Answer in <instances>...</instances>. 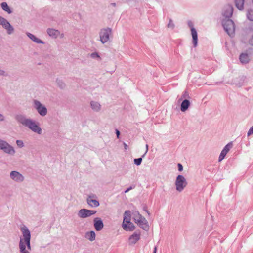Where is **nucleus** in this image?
<instances>
[{"instance_id": "5", "label": "nucleus", "mask_w": 253, "mask_h": 253, "mask_svg": "<svg viewBox=\"0 0 253 253\" xmlns=\"http://www.w3.org/2000/svg\"><path fill=\"white\" fill-rule=\"evenodd\" d=\"M175 187L176 190L178 192H181L187 185L186 178L182 175H178L175 180Z\"/></svg>"}, {"instance_id": "32", "label": "nucleus", "mask_w": 253, "mask_h": 253, "mask_svg": "<svg viewBox=\"0 0 253 253\" xmlns=\"http://www.w3.org/2000/svg\"><path fill=\"white\" fill-rule=\"evenodd\" d=\"M168 27L169 28H170L171 29H173L175 27V25L173 22V21L171 19H170L169 20V22L167 25Z\"/></svg>"}, {"instance_id": "40", "label": "nucleus", "mask_w": 253, "mask_h": 253, "mask_svg": "<svg viewBox=\"0 0 253 253\" xmlns=\"http://www.w3.org/2000/svg\"><path fill=\"white\" fill-rule=\"evenodd\" d=\"M4 120V116L0 113V122L3 121Z\"/></svg>"}, {"instance_id": "36", "label": "nucleus", "mask_w": 253, "mask_h": 253, "mask_svg": "<svg viewBox=\"0 0 253 253\" xmlns=\"http://www.w3.org/2000/svg\"><path fill=\"white\" fill-rule=\"evenodd\" d=\"M253 134V126L250 128L249 130L247 135L248 136H250Z\"/></svg>"}, {"instance_id": "20", "label": "nucleus", "mask_w": 253, "mask_h": 253, "mask_svg": "<svg viewBox=\"0 0 253 253\" xmlns=\"http://www.w3.org/2000/svg\"><path fill=\"white\" fill-rule=\"evenodd\" d=\"M190 102L187 99L184 100L180 105V110L182 112H186L190 106Z\"/></svg>"}, {"instance_id": "31", "label": "nucleus", "mask_w": 253, "mask_h": 253, "mask_svg": "<svg viewBox=\"0 0 253 253\" xmlns=\"http://www.w3.org/2000/svg\"><path fill=\"white\" fill-rule=\"evenodd\" d=\"M16 143L19 148H21L24 146V142L21 140H17L16 141Z\"/></svg>"}, {"instance_id": "3", "label": "nucleus", "mask_w": 253, "mask_h": 253, "mask_svg": "<svg viewBox=\"0 0 253 253\" xmlns=\"http://www.w3.org/2000/svg\"><path fill=\"white\" fill-rule=\"evenodd\" d=\"M20 230L22 233V237L20 238L19 243H21V242L22 243L26 248L27 247V249H26L29 251V250H31V246L30 244V231L25 225H22L20 227Z\"/></svg>"}, {"instance_id": "1", "label": "nucleus", "mask_w": 253, "mask_h": 253, "mask_svg": "<svg viewBox=\"0 0 253 253\" xmlns=\"http://www.w3.org/2000/svg\"><path fill=\"white\" fill-rule=\"evenodd\" d=\"M15 119L18 123L28 128L33 132L38 134H42V129L39 126L38 122L35 120L27 118L25 115L22 114H16L15 116Z\"/></svg>"}, {"instance_id": "17", "label": "nucleus", "mask_w": 253, "mask_h": 253, "mask_svg": "<svg viewBox=\"0 0 253 253\" xmlns=\"http://www.w3.org/2000/svg\"><path fill=\"white\" fill-rule=\"evenodd\" d=\"M95 195L91 194L88 196L86 199V202L88 205L92 208L97 207L99 206V202L98 201L93 199V198L95 197Z\"/></svg>"}, {"instance_id": "26", "label": "nucleus", "mask_w": 253, "mask_h": 253, "mask_svg": "<svg viewBox=\"0 0 253 253\" xmlns=\"http://www.w3.org/2000/svg\"><path fill=\"white\" fill-rule=\"evenodd\" d=\"M246 16L249 20L253 21V10L252 9L248 8L247 9Z\"/></svg>"}, {"instance_id": "11", "label": "nucleus", "mask_w": 253, "mask_h": 253, "mask_svg": "<svg viewBox=\"0 0 253 253\" xmlns=\"http://www.w3.org/2000/svg\"><path fill=\"white\" fill-rule=\"evenodd\" d=\"M96 211L90 210L86 209H82L78 212V216L81 218H85L95 214Z\"/></svg>"}, {"instance_id": "34", "label": "nucleus", "mask_w": 253, "mask_h": 253, "mask_svg": "<svg viewBox=\"0 0 253 253\" xmlns=\"http://www.w3.org/2000/svg\"><path fill=\"white\" fill-rule=\"evenodd\" d=\"M8 75L7 73L5 71L2 69H0V76H7Z\"/></svg>"}, {"instance_id": "43", "label": "nucleus", "mask_w": 253, "mask_h": 253, "mask_svg": "<svg viewBox=\"0 0 253 253\" xmlns=\"http://www.w3.org/2000/svg\"><path fill=\"white\" fill-rule=\"evenodd\" d=\"M250 42L251 44L253 45V36H252V38L250 39Z\"/></svg>"}, {"instance_id": "38", "label": "nucleus", "mask_w": 253, "mask_h": 253, "mask_svg": "<svg viewBox=\"0 0 253 253\" xmlns=\"http://www.w3.org/2000/svg\"><path fill=\"white\" fill-rule=\"evenodd\" d=\"M143 210L148 214V215H150V213L148 210H147V208L146 206H144L143 208Z\"/></svg>"}, {"instance_id": "8", "label": "nucleus", "mask_w": 253, "mask_h": 253, "mask_svg": "<svg viewBox=\"0 0 253 253\" xmlns=\"http://www.w3.org/2000/svg\"><path fill=\"white\" fill-rule=\"evenodd\" d=\"M112 33V29L110 28L102 29L99 32L100 40L102 43H106L110 38V35Z\"/></svg>"}, {"instance_id": "45", "label": "nucleus", "mask_w": 253, "mask_h": 253, "mask_svg": "<svg viewBox=\"0 0 253 253\" xmlns=\"http://www.w3.org/2000/svg\"><path fill=\"white\" fill-rule=\"evenodd\" d=\"M124 145L125 149H126L127 146H126V144L125 142H124Z\"/></svg>"}, {"instance_id": "44", "label": "nucleus", "mask_w": 253, "mask_h": 253, "mask_svg": "<svg viewBox=\"0 0 253 253\" xmlns=\"http://www.w3.org/2000/svg\"><path fill=\"white\" fill-rule=\"evenodd\" d=\"M157 247H155L153 253H157Z\"/></svg>"}, {"instance_id": "14", "label": "nucleus", "mask_w": 253, "mask_h": 253, "mask_svg": "<svg viewBox=\"0 0 253 253\" xmlns=\"http://www.w3.org/2000/svg\"><path fill=\"white\" fill-rule=\"evenodd\" d=\"M46 32L47 34L50 37L54 39H56L59 37L60 38H62L64 37V34L63 33H61L59 30L53 28H48Z\"/></svg>"}, {"instance_id": "24", "label": "nucleus", "mask_w": 253, "mask_h": 253, "mask_svg": "<svg viewBox=\"0 0 253 253\" xmlns=\"http://www.w3.org/2000/svg\"><path fill=\"white\" fill-rule=\"evenodd\" d=\"M96 234L94 231L87 232L85 234V237L90 241H93L95 239Z\"/></svg>"}, {"instance_id": "22", "label": "nucleus", "mask_w": 253, "mask_h": 253, "mask_svg": "<svg viewBox=\"0 0 253 253\" xmlns=\"http://www.w3.org/2000/svg\"><path fill=\"white\" fill-rule=\"evenodd\" d=\"M90 106L91 109L95 112H99L101 110V105L98 102L91 101Z\"/></svg>"}, {"instance_id": "25", "label": "nucleus", "mask_w": 253, "mask_h": 253, "mask_svg": "<svg viewBox=\"0 0 253 253\" xmlns=\"http://www.w3.org/2000/svg\"><path fill=\"white\" fill-rule=\"evenodd\" d=\"M1 7L3 10L6 12L8 14H11L12 11L8 6L6 2H3L1 3Z\"/></svg>"}, {"instance_id": "21", "label": "nucleus", "mask_w": 253, "mask_h": 253, "mask_svg": "<svg viewBox=\"0 0 253 253\" xmlns=\"http://www.w3.org/2000/svg\"><path fill=\"white\" fill-rule=\"evenodd\" d=\"M236 7L240 11L244 9L245 0H234Z\"/></svg>"}, {"instance_id": "4", "label": "nucleus", "mask_w": 253, "mask_h": 253, "mask_svg": "<svg viewBox=\"0 0 253 253\" xmlns=\"http://www.w3.org/2000/svg\"><path fill=\"white\" fill-rule=\"evenodd\" d=\"M222 25L225 31L230 37L234 36L235 27L234 23L232 20L230 19H223Z\"/></svg>"}, {"instance_id": "15", "label": "nucleus", "mask_w": 253, "mask_h": 253, "mask_svg": "<svg viewBox=\"0 0 253 253\" xmlns=\"http://www.w3.org/2000/svg\"><path fill=\"white\" fill-rule=\"evenodd\" d=\"M141 232L139 230L136 231L128 238V243L130 245H134L140 239Z\"/></svg>"}, {"instance_id": "33", "label": "nucleus", "mask_w": 253, "mask_h": 253, "mask_svg": "<svg viewBox=\"0 0 253 253\" xmlns=\"http://www.w3.org/2000/svg\"><path fill=\"white\" fill-rule=\"evenodd\" d=\"M142 159L141 158H139L138 159H135L134 160V162L135 165L137 166H139L142 163Z\"/></svg>"}, {"instance_id": "7", "label": "nucleus", "mask_w": 253, "mask_h": 253, "mask_svg": "<svg viewBox=\"0 0 253 253\" xmlns=\"http://www.w3.org/2000/svg\"><path fill=\"white\" fill-rule=\"evenodd\" d=\"M33 107L40 116L44 117L47 115V109L46 107L39 100H33Z\"/></svg>"}, {"instance_id": "16", "label": "nucleus", "mask_w": 253, "mask_h": 253, "mask_svg": "<svg viewBox=\"0 0 253 253\" xmlns=\"http://www.w3.org/2000/svg\"><path fill=\"white\" fill-rule=\"evenodd\" d=\"M233 12V7L231 5H227L224 8L222 11V15L225 17V19H229Z\"/></svg>"}, {"instance_id": "37", "label": "nucleus", "mask_w": 253, "mask_h": 253, "mask_svg": "<svg viewBox=\"0 0 253 253\" xmlns=\"http://www.w3.org/2000/svg\"><path fill=\"white\" fill-rule=\"evenodd\" d=\"M178 169L179 171H182L183 170V166L180 163H178L177 165Z\"/></svg>"}, {"instance_id": "35", "label": "nucleus", "mask_w": 253, "mask_h": 253, "mask_svg": "<svg viewBox=\"0 0 253 253\" xmlns=\"http://www.w3.org/2000/svg\"><path fill=\"white\" fill-rule=\"evenodd\" d=\"M90 56L92 58H100L99 55L96 52H93V53H91L90 55Z\"/></svg>"}, {"instance_id": "10", "label": "nucleus", "mask_w": 253, "mask_h": 253, "mask_svg": "<svg viewBox=\"0 0 253 253\" xmlns=\"http://www.w3.org/2000/svg\"><path fill=\"white\" fill-rule=\"evenodd\" d=\"M0 25L7 31L8 35H11L14 31V28L4 18L0 16Z\"/></svg>"}, {"instance_id": "41", "label": "nucleus", "mask_w": 253, "mask_h": 253, "mask_svg": "<svg viewBox=\"0 0 253 253\" xmlns=\"http://www.w3.org/2000/svg\"><path fill=\"white\" fill-rule=\"evenodd\" d=\"M148 150V145L147 144V145H146V151H145V152L144 154L142 156V157H144V156H145V155H146V154L147 153Z\"/></svg>"}, {"instance_id": "28", "label": "nucleus", "mask_w": 253, "mask_h": 253, "mask_svg": "<svg viewBox=\"0 0 253 253\" xmlns=\"http://www.w3.org/2000/svg\"><path fill=\"white\" fill-rule=\"evenodd\" d=\"M19 252L20 253H30V252L26 249L24 244L21 242L19 243Z\"/></svg>"}, {"instance_id": "30", "label": "nucleus", "mask_w": 253, "mask_h": 253, "mask_svg": "<svg viewBox=\"0 0 253 253\" xmlns=\"http://www.w3.org/2000/svg\"><path fill=\"white\" fill-rule=\"evenodd\" d=\"M122 227L125 230H126V210L124 213V218L122 224Z\"/></svg>"}, {"instance_id": "19", "label": "nucleus", "mask_w": 253, "mask_h": 253, "mask_svg": "<svg viewBox=\"0 0 253 253\" xmlns=\"http://www.w3.org/2000/svg\"><path fill=\"white\" fill-rule=\"evenodd\" d=\"M27 36L29 38H30L32 41L36 42L38 44H44V42L41 40V39H39L38 38L36 37L35 35L33 34L27 32L26 33Z\"/></svg>"}, {"instance_id": "42", "label": "nucleus", "mask_w": 253, "mask_h": 253, "mask_svg": "<svg viewBox=\"0 0 253 253\" xmlns=\"http://www.w3.org/2000/svg\"><path fill=\"white\" fill-rule=\"evenodd\" d=\"M135 187V185H133L132 186H130L129 188H127V192L129 191L130 190H131L133 189Z\"/></svg>"}, {"instance_id": "47", "label": "nucleus", "mask_w": 253, "mask_h": 253, "mask_svg": "<svg viewBox=\"0 0 253 253\" xmlns=\"http://www.w3.org/2000/svg\"><path fill=\"white\" fill-rule=\"evenodd\" d=\"M252 0V4H253V0Z\"/></svg>"}, {"instance_id": "6", "label": "nucleus", "mask_w": 253, "mask_h": 253, "mask_svg": "<svg viewBox=\"0 0 253 253\" xmlns=\"http://www.w3.org/2000/svg\"><path fill=\"white\" fill-rule=\"evenodd\" d=\"M0 150L10 155H14L15 153V150L13 147L7 141L1 139H0Z\"/></svg>"}, {"instance_id": "39", "label": "nucleus", "mask_w": 253, "mask_h": 253, "mask_svg": "<svg viewBox=\"0 0 253 253\" xmlns=\"http://www.w3.org/2000/svg\"><path fill=\"white\" fill-rule=\"evenodd\" d=\"M115 132H116V135H117V137L118 138H119V135H120V131L117 129H115Z\"/></svg>"}, {"instance_id": "2", "label": "nucleus", "mask_w": 253, "mask_h": 253, "mask_svg": "<svg viewBox=\"0 0 253 253\" xmlns=\"http://www.w3.org/2000/svg\"><path fill=\"white\" fill-rule=\"evenodd\" d=\"M128 215L140 228L146 231L149 229V226L147 220L138 211H134Z\"/></svg>"}, {"instance_id": "18", "label": "nucleus", "mask_w": 253, "mask_h": 253, "mask_svg": "<svg viewBox=\"0 0 253 253\" xmlns=\"http://www.w3.org/2000/svg\"><path fill=\"white\" fill-rule=\"evenodd\" d=\"M93 226L96 231H100L104 227L102 220L99 217H96L93 220Z\"/></svg>"}, {"instance_id": "12", "label": "nucleus", "mask_w": 253, "mask_h": 253, "mask_svg": "<svg viewBox=\"0 0 253 253\" xmlns=\"http://www.w3.org/2000/svg\"><path fill=\"white\" fill-rule=\"evenodd\" d=\"M9 176L11 180L17 183H21L24 180V176L17 171H12Z\"/></svg>"}, {"instance_id": "23", "label": "nucleus", "mask_w": 253, "mask_h": 253, "mask_svg": "<svg viewBox=\"0 0 253 253\" xmlns=\"http://www.w3.org/2000/svg\"><path fill=\"white\" fill-rule=\"evenodd\" d=\"M239 58L242 64H247L250 60L249 55L247 53H242Z\"/></svg>"}, {"instance_id": "29", "label": "nucleus", "mask_w": 253, "mask_h": 253, "mask_svg": "<svg viewBox=\"0 0 253 253\" xmlns=\"http://www.w3.org/2000/svg\"><path fill=\"white\" fill-rule=\"evenodd\" d=\"M56 83L57 84L58 86L61 89H63L65 87V84L62 80L59 79H57Z\"/></svg>"}, {"instance_id": "9", "label": "nucleus", "mask_w": 253, "mask_h": 253, "mask_svg": "<svg viewBox=\"0 0 253 253\" xmlns=\"http://www.w3.org/2000/svg\"><path fill=\"white\" fill-rule=\"evenodd\" d=\"M188 26L190 29L191 35L192 38V43L193 46L196 47L198 45V33L197 30L194 28V24L191 21L188 22Z\"/></svg>"}, {"instance_id": "27", "label": "nucleus", "mask_w": 253, "mask_h": 253, "mask_svg": "<svg viewBox=\"0 0 253 253\" xmlns=\"http://www.w3.org/2000/svg\"><path fill=\"white\" fill-rule=\"evenodd\" d=\"M128 216V212H127V217ZM130 219L127 218V231H133L135 229V226L134 224L130 221Z\"/></svg>"}, {"instance_id": "46", "label": "nucleus", "mask_w": 253, "mask_h": 253, "mask_svg": "<svg viewBox=\"0 0 253 253\" xmlns=\"http://www.w3.org/2000/svg\"><path fill=\"white\" fill-rule=\"evenodd\" d=\"M125 193H126V190L124 191Z\"/></svg>"}, {"instance_id": "13", "label": "nucleus", "mask_w": 253, "mask_h": 253, "mask_svg": "<svg viewBox=\"0 0 253 253\" xmlns=\"http://www.w3.org/2000/svg\"><path fill=\"white\" fill-rule=\"evenodd\" d=\"M233 147V143L232 142L228 143L226 144L222 150L219 157H218V161H222L225 157L226 154L229 152L230 149Z\"/></svg>"}]
</instances>
